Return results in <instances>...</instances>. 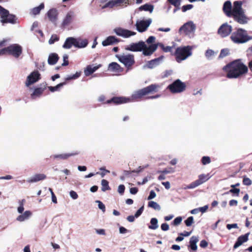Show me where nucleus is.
<instances>
[{"instance_id":"f257e3e1","label":"nucleus","mask_w":252,"mask_h":252,"mask_svg":"<svg viewBox=\"0 0 252 252\" xmlns=\"http://www.w3.org/2000/svg\"><path fill=\"white\" fill-rule=\"evenodd\" d=\"M159 86L157 84H152L142 89L135 91L131 97H114L111 99L108 100L106 103H110L113 102L115 104H123L131 102L134 100L142 97L143 96L149 94L157 92Z\"/></svg>"},{"instance_id":"f03ea898","label":"nucleus","mask_w":252,"mask_h":252,"mask_svg":"<svg viewBox=\"0 0 252 252\" xmlns=\"http://www.w3.org/2000/svg\"><path fill=\"white\" fill-rule=\"evenodd\" d=\"M157 49V45L153 44L149 46L143 41H139L138 43H133L128 45L126 47V50L132 52H139L142 51L144 56H151Z\"/></svg>"},{"instance_id":"7ed1b4c3","label":"nucleus","mask_w":252,"mask_h":252,"mask_svg":"<svg viewBox=\"0 0 252 252\" xmlns=\"http://www.w3.org/2000/svg\"><path fill=\"white\" fill-rule=\"evenodd\" d=\"M192 48V47L190 46L178 47L175 53L177 62L180 63L191 56Z\"/></svg>"},{"instance_id":"20e7f679","label":"nucleus","mask_w":252,"mask_h":252,"mask_svg":"<svg viewBox=\"0 0 252 252\" xmlns=\"http://www.w3.org/2000/svg\"><path fill=\"white\" fill-rule=\"evenodd\" d=\"M118 60L126 67V71L131 69V66L134 64V55L130 54H122L116 56Z\"/></svg>"},{"instance_id":"39448f33","label":"nucleus","mask_w":252,"mask_h":252,"mask_svg":"<svg viewBox=\"0 0 252 252\" xmlns=\"http://www.w3.org/2000/svg\"><path fill=\"white\" fill-rule=\"evenodd\" d=\"M0 14L1 15L0 22L2 24L9 23L14 24L16 23L17 18L15 16L10 14L8 10L1 6H0Z\"/></svg>"},{"instance_id":"423d86ee","label":"nucleus","mask_w":252,"mask_h":252,"mask_svg":"<svg viewBox=\"0 0 252 252\" xmlns=\"http://www.w3.org/2000/svg\"><path fill=\"white\" fill-rule=\"evenodd\" d=\"M223 11L227 16L236 19V1L233 2V7L230 1H225L223 4Z\"/></svg>"},{"instance_id":"0eeeda50","label":"nucleus","mask_w":252,"mask_h":252,"mask_svg":"<svg viewBox=\"0 0 252 252\" xmlns=\"http://www.w3.org/2000/svg\"><path fill=\"white\" fill-rule=\"evenodd\" d=\"M186 84L180 79H177L168 86V89L172 93H180L186 89Z\"/></svg>"},{"instance_id":"6e6552de","label":"nucleus","mask_w":252,"mask_h":252,"mask_svg":"<svg viewBox=\"0 0 252 252\" xmlns=\"http://www.w3.org/2000/svg\"><path fill=\"white\" fill-rule=\"evenodd\" d=\"M195 25L192 21L186 23L182 26L179 31L188 35L189 37H192L194 36L195 31Z\"/></svg>"},{"instance_id":"1a4fd4ad","label":"nucleus","mask_w":252,"mask_h":252,"mask_svg":"<svg viewBox=\"0 0 252 252\" xmlns=\"http://www.w3.org/2000/svg\"><path fill=\"white\" fill-rule=\"evenodd\" d=\"M152 22V20L149 18L146 20L138 19L137 20L135 27L137 31L139 32H145L150 26Z\"/></svg>"},{"instance_id":"9d476101","label":"nucleus","mask_w":252,"mask_h":252,"mask_svg":"<svg viewBox=\"0 0 252 252\" xmlns=\"http://www.w3.org/2000/svg\"><path fill=\"white\" fill-rule=\"evenodd\" d=\"M223 70L227 72V77L228 78H236V60L224 66Z\"/></svg>"},{"instance_id":"9b49d317","label":"nucleus","mask_w":252,"mask_h":252,"mask_svg":"<svg viewBox=\"0 0 252 252\" xmlns=\"http://www.w3.org/2000/svg\"><path fill=\"white\" fill-rule=\"evenodd\" d=\"M113 32L118 36L125 38H129L136 34V32H134L120 27L115 28L113 29Z\"/></svg>"},{"instance_id":"f8f14e48","label":"nucleus","mask_w":252,"mask_h":252,"mask_svg":"<svg viewBox=\"0 0 252 252\" xmlns=\"http://www.w3.org/2000/svg\"><path fill=\"white\" fill-rule=\"evenodd\" d=\"M252 38L248 35L247 32L242 29H237V43H244Z\"/></svg>"},{"instance_id":"ddd939ff","label":"nucleus","mask_w":252,"mask_h":252,"mask_svg":"<svg viewBox=\"0 0 252 252\" xmlns=\"http://www.w3.org/2000/svg\"><path fill=\"white\" fill-rule=\"evenodd\" d=\"M8 54L12 55L15 58H18L22 54V47L18 44H14L7 47Z\"/></svg>"},{"instance_id":"4468645a","label":"nucleus","mask_w":252,"mask_h":252,"mask_svg":"<svg viewBox=\"0 0 252 252\" xmlns=\"http://www.w3.org/2000/svg\"><path fill=\"white\" fill-rule=\"evenodd\" d=\"M40 74L37 71H34L32 72L27 77L26 85L27 87L36 82L40 79Z\"/></svg>"},{"instance_id":"2eb2a0df","label":"nucleus","mask_w":252,"mask_h":252,"mask_svg":"<svg viewBox=\"0 0 252 252\" xmlns=\"http://www.w3.org/2000/svg\"><path fill=\"white\" fill-rule=\"evenodd\" d=\"M232 31V27L228 25L227 23L222 24L218 30L219 34L222 37L228 36Z\"/></svg>"},{"instance_id":"dca6fc26","label":"nucleus","mask_w":252,"mask_h":252,"mask_svg":"<svg viewBox=\"0 0 252 252\" xmlns=\"http://www.w3.org/2000/svg\"><path fill=\"white\" fill-rule=\"evenodd\" d=\"M58 11L56 8L50 9L47 13V16L52 23L56 24L58 21Z\"/></svg>"},{"instance_id":"f3484780","label":"nucleus","mask_w":252,"mask_h":252,"mask_svg":"<svg viewBox=\"0 0 252 252\" xmlns=\"http://www.w3.org/2000/svg\"><path fill=\"white\" fill-rule=\"evenodd\" d=\"M249 20V18L245 14L244 9L238 10V14L237 13V23L242 25L246 24Z\"/></svg>"},{"instance_id":"a211bd4d","label":"nucleus","mask_w":252,"mask_h":252,"mask_svg":"<svg viewBox=\"0 0 252 252\" xmlns=\"http://www.w3.org/2000/svg\"><path fill=\"white\" fill-rule=\"evenodd\" d=\"M74 12L72 11H68L62 22V26L65 27L70 24L74 18Z\"/></svg>"},{"instance_id":"6ab92c4d","label":"nucleus","mask_w":252,"mask_h":252,"mask_svg":"<svg viewBox=\"0 0 252 252\" xmlns=\"http://www.w3.org/2000/svg\"><path fill=\"white\" fill-rule=\"evenodd\" d=\"M248 71V67L241 63V60L237 59V78L241 75L247 73Z\"/></svg>"},{"instance_id":"aec40b11","label":"nucleus","mask_w":252,"mask_h":252,"mask_svg":"<svg viewBox=\"0 0 252 252\" xmlns=\"http://www.w3.org/2000/svg\"><path fill=\"white\" fill-rule=\"evenodd\" d=\"M46 176L44 174H35L28 179L27 182L29 183H36L40 181L44 180L46 179Z\"/></svg>"},{"instance_id":"412c9836","label":"nucleus","mask_w":252,"mask_h":252,"mask_svg":"<svg viewBox=\"0 0 252 252\" xmlns=\"http://www.w3.org/2000/svg\"><path fill=\"white\" fill-rule=\"evenodd\" d=\"M163 56H161L158 58L148 61L147 64L143 66V68L147 67L151 69L155 67L159 64L160 62L163 60Z\"/></svg>"},{"instance_id":"4be33fe9","label":"nucleus","mask_w":252,"mask_h":252,"mask_svg":"<svg viewBox=\"0 0 252 252\" xmlns=\"http://www.w3.org/2000/svg\"><path fill=\"white\" fill-rule=\"evenodd\" d=\"M32 216V213L30 211H26L23 213L20 214L16 218V220L19 222H23L29 220Z\"/></svg>"},{"instance_id":"5701e85b","label":"nucleus","mask_w":252,"mask_h":252,"mask_svg":"<svg viewBox=\"0 0 252 252\" xmlns=\"http://www.w3.org/2000/svg\"><path fill=\"white\" fill-rule=\"evenodd\" d=\"M108 70L115 73H119L123 71V68L115 62H113L109 64Z\"/></svg>"},{"instance_id":"b1692460","label":"nucleus","mask_w":252,"mask_h":252,"mask_svg":"<svg viewBox=\"0 0 252 252\" xmlns=\"http://www.w3.org/2000/svg\"><path fill=\"white\" fill-rule=\"evenodd\" d=\"M88 44L87 39H82L81 38H74V46L78 48L86 47Z\"/></svg>"},{"instance_id":"393cba45","label":"nucleus","mask_w":252,"mask_h":252,"mask_svg":"<svg viewBox=\"0 0 252 252\" xmlns=\"http://www.w3.org/2000/svg\"><path fill=\"white\" fill-rule=\"evenodd\" d=\"M119 40L114 36H109L106 38V39L102 42V45L103 46H106L112 45L115 43H118Z\"/></svg>"},{"instance_id":"a878e982","label":"nucleus","mask_w":252,"mask_h":252,"mask_svg":"<svg viewBox=\"0 0 252 252\" xmlns=\"http://www.w3.org/2000/svg\"><path fill=\"white\" fill-rule=\"evenodd\" d=\"M100 65H98L97 66H94L93 65H88L85 69L84 70V74L86 76H88L95 72L97 69H98Z\"/></svg>"},{"instance_id":"bb28decb","label":"nucleus","mask_w":252,"mask_h":252,"mask_svg":"<svg viewBox=\"0 0 252 252\" xmlns=\"http://www.w3.org/2000/svg\"><path fill=\"white\" fill-rule=\"evenodd\" d=\"M126 0H115L109 1L102 7V9L107 7L112 8L114 6H117L121 3L125 2Z\"/></svg>"},{"instance_id":"cd10ccee","label":"nucleus","mask_w":252,"mask_h":252,"mask_svg":"<svg viewBox=\"0 0 252 252\" xmlns=\"http://www.w3.org/2000/svg\"><path fill=\"white\" fill-rule=\"evenodd\" d=\"M73 45L74 46V38L70 37L65 39L63 47L64 49H70Z\"/></svg>"},{"instance_id":"c85d7f7f","label":"nucleus","mask_w":252,"mask_h":252,"mask_svg":"<svg viewBox=\"0 0 252 252\" xmlns=\"http://www.w3.org/2000/svg\"><path fill=\"white\" fill-rule=\"evenodd\" d=\"M59 60V57L56 53H52L49 55L48 63L50 65L55 64Z\"/></svg>"},{"instance_id":"c756f323","label":"nucleus","mask_w":252,"mask_h":252,"mask_svg":"<svg viewBox=\"0 0 252 252\" xmlns=\"http://www.w3.org/2000/svg\"><path fill=\"white\" fill-rule=\"evenodd\" d=\"M250 233L248 232L245 235L239 236L237 239V247L241 246L243 243L248 240V237Z\"/></svg>"},{"instance_id":"7c9ffc66","label":"nucleus","mask_w":252,"mask_h":252,"mask_svg":"<svg viewBox=\"0 0 252 252\" xmlns=\"http://www.w3.org/2000/svg\"><path fill=\"white\" fill-rule=\"evenodd\" d=\"M43 91L44 89L41 88L35 89L33 93L31 94V98L32 99H35L37 97H39L43 92Z\"/></svg>"},{"instance_id":"2f4dec72","label":"nucleus","mask_w":252,"mask_h":252,"mask_svg":"<svg viewBox=\"0 0 252 252\" xmlns=\"http://www.w3.org/2000/svg\"><path fill=\"white\" fill-rule=\"evenodd\" d=\"M154 7L153 5L149 4L148 3H146L145 4H144L142 6H141L139 8V10L140 11H149L151 13L153 12L154 10Z\"/></svg>"},{"instance_id":"473e14b6","label":"nucleus","mask_w":252,"mask_h":252,"mask_svg":"<svg viewBox=\"0 0 252 252\" xmlns=\"http://www.w3.org/2000/svg\"><path fill=\"white\" fill-rule=\"evenodd\" d=\"M44 7V3H41L38 6L32 8L31 10V13L34 15L38 14L40 13L41 10L43 9Z\"/></svg>"},{"instance_id":"72a5a7b5","label":"nucleus","mask_w":252,"mask_h":252,"mask_svg":"<svg viewBox=\"0 0 252 252\" xmlns=\"http://www.w3.org/2000/svg\"><path fill=\"white\" fill-rule=\"evenodd\" d=\"M151 225L148 226L149 229H156L158 228V220L156 218H152L150 220Z\"/></svg>"},{"instance_id":"f704fd0d","label":"nucleus","mask_w":252,"mask_h":252,"mask_svg":"<svg viewBox=\"0 0 252 252\" xmlns=\"http://www.w3.org/2000/svg\"><path fill=\"white\" fill-rule=\"evenodd\" d=\"M73 155H74V154H63L53 155L52 156V158H60L65 159L68 158V157Z\"/></svg>"},{"instance_id":"c9c22d12","label":"nucleus","mask_w":252,"mask_h":252,"mask_svg":"<svg viewBox=\"0 0 252 252\" xmlns=\"http://www.w3.org/2000/svg\"><path fill=\"white\" fill-rule=\"evenodd\" d=\"M215 52L213 50L208 49L205 52V56L207 60H211L215 56Z\"/></svg>"},{"instance_id":"e433bc0d","label":"nucleus","mask_w":252,"mask_h":252,"mask_svg":"<svg viewBox=\"0 0 252 252\" xmlns=\"http://www.w3.org/2000/svg\"><path fill=\"white\" fill-rule=\"evenodd\" d=\"M148 206L149 207L153 208L156 210L159 211L161 209L160 205L156 202L153 201L149 202Z\"/></svg>"},{"instance_id":"4c0bfd02","label":"nucleus","mask_w":252,"mask_h":252,"mask_svg":"<svg viewBox=\"0 0 252 252\" xmlns=\"http://www.w3.org/2000/svg\"><path fill=\"white\" fill-rule=\"evenodd\" d=\"M65 84V82H63L59 84L58 85L55 87L49 86L48 87V89L52 92L58 91L60 89V88L62 87L63 85H64Z\"/></svg>"},{"instance_id":"58836bf2","label":"nucleus","mask_w":252,"mask_h":252,"mask_svg":"<svg viewBox=\"0 0 252 252\" xmlns=\"http://www.w3.org/2000/svg\"><path fill=\"white\" fill-rule=\"evenodd\" d=\"M101 186H102V188H101L102 191H105L107 190L110 189V188L108 185V182L107 180H106L105 179H103L101 181Z\"/></svg>"},{"instance_id":"ea45409f","label":"nucleus","mask_w":252,"mask_h":252,"mask_svg":"<svg viewBox=\"0 0 252 252\" xmlns=\"http://www.w3.org/2000/svg\"><path fill=\"white\" fill-rule=\"evenodd\" d=\"M210 178L209 175L201 174L199 176V179L197 180L200 183V185L208 180Z\"/></svg>"},{"instance_id":"a19ab883","label":"nucleus","mask_w":252,"mask_h":252,"mask_svg":"<svg viewBox=\"0 0 252 252\" xmlns=\"http://www.w3.org/2000/svg\"><path fill=\"white\" fill-rule=\"evenodd\" d=\"M157 45V47L159 46L165 52H168L171 51L172 47L171 46H164L162 43H158V44H156Z\"/></svg>"},{"instance_id":"79ce46f5","label":"nucleus","mask_w":252,"mask_h":252,"mask_svg":"<svg viewBox=\"0 0 252 252\" xmlns=\"http://www.w3.org/2000/svg\"><path fill=\"white\" fill-rule=\"evenodd\" d=\"M200 185V183L197 180H196L195 181L191 183L190 184L188 185L186 188H185V189H194L198 186Z\"/></svg>"},{"instance_id":"37998d69","label":"nucleus","mask_w":252,"mask_h":252,"mask_svg":"<svg viewBox=\"0 0 252 252\" xmlns=\"http://www.w3.org/2000/svg\"><path fill=\"white\" fill-rule=\"evenodd\" d=\"M229 54V51L228 49H223L221 50L219 55V58H223Z\"/></svg>"},{"instance_id":"c03bdc74","label":"nucleus","mask_w":252,"mask_h":252,"mask_svg":"<svg viewBox=\"0 0 252 252\" xmlns=\"http://www.w3.org/2000/svg\"><path fill=\"white\" fill-rule=\"evenodd\" d=\"M59 39V38L58 36L56 34H53L51 36V38L49 40V44H52L54 43L55 42L58 41Z\"/></svg>"},{"instance_id":"a18cd8bd","label":"nucleus","mask_w":252,"mask_h":252,"mask_svg":"<svg viewBox=\"0 0 252 252\" xmlns=\"http://www.w3.org/2000/svg\"><path fill=\"white\" fill-rule=\"evenodd\" d=\"M194 222V218L192 216L189 217L185 221V223L187 226H191Z\"/></svg>"},{"instance_id":"49530a36","label":"nucleus","mask_w":252,"mask_h":252,"mask_svg":"<svg viewBox=\"0 0 252 252\" xmlns=\"http://www.w3.org/2000/svg\"><path fill=\"white\" fill-rule=\"evenodd\" d=\"M168 1L175 7H178L180 9V5L181 4V0H168Z\"/></svg>"},{"instance_id":"de8ad7c7","label":"nucleus","mask_w":252,"mask_h":252,"mask_svg":"<svg viewBox=\"0 0 252 252\" xmlns=\"http://www.w3.org/2000/svg\"><path fill=\"white\" fill-rule=\"evenodd\" d=\"M96 203L98 204V207L103 213L105 211V206L103 203L100 201L97 200Z\"/></svg>"},{"instance_id":"09e8293b","label":"nucleus","mask_w":252,"mask_h":252,"mask_svg":"<svg viewBox=\"0 0 252 252\" xmlns=\"http://www.w3.org/2000/svg\"><path fill=\"white\" fill-rule=\"evenodd\" d=\"M158 172L161 173L164 175V174H169L170 173H173V172H174V170H173V169L172 168H170L169 169H165L162 171H158Z\"/></svg>"},{"instance_id":"8fccbe9b","label":"nucleus","mask_w":252,"mask_h":252,"mask_svg":"<svg viewBox=\"0 0 252 252\" xmlns=\"http://www.w3.org/2000/svg\"><path fill=\"white\" fill-rule=\"evenodd\" d=\"M182 220V218L181 217H177L174 219L173 221V224L174 225H178L181 223Z\"/></svg>"},{"instance_id":"3c124183","label":"nucleus","mask_w":252,"mask_h":252,"mask_svg":"<svg viewBox=\"0 0 252 252\" xmlns=\"http://www.w3.org/2000/svg\"><path fill=\"white\" fill-rule=\"evenodd\" d=\"M24 201V200H23L20 203L19 206L17 208V212L19 214H22L23 213L24 211V207L23 204V202Z\"/></svg>"},{"instance_id":"603ef678","label":"nucleus","mask_w":252,"mask_h":252,"mask_svg":"<svg viewBox=\"0 0 252 252\" xmlns=\"http://www.w3.org/2000/svg\"><path fill=\"white\" fill-rule=\"evenodd\" d=\"M210 162V158L209 157H203L202 158V162L204 165L208 164Z\"/></svg>"},{"instance_id":"864d4df0","label":"nucleus","mask_w":252,"mask_h":252,"mask_svg":"<svg viewBox=\"0 0 252 252\" xmlns=\"http://www.w3.org/2000/svg\"><path fill=\"white\" fill-rule=\"evenodd\" d=\"M68 56L66 54H64L63 56V63H62L63 66H66L68 64Z\"/></svg>"},{"instance_id":"5fc2aeb1","label":"nucleus","mask_w":252,"mask_h":252,"mask_svg":"<svg viewBox=\"0 0 252 252\" xmlns=\"http://www.w3.org/2000/svg\"><path fill=\"white\" fill-rule=\"evenodd\" d=\"M243 183L245 185L250 186L252 184L251 180L247 177H244L243 180Z\"/></svg>"},{"instance_id":"6e6d98bb","label":"nucleus","mask_w":252,"mask_h":252,"mask_svg":"<svg viewBox=\"0 0 252 252\" xmlns=\"http://www.w3.org/2000/svg\"><path fill=\"white\" fill-rule=\"evenodd\" d=\"M193 7V5L192 4H188L186 5H184L182 8V11L185 12L188 10L191 9Z\"/></svg>"},{"instance_id":"4d7b16f0","label":"nucleus","mask_w":252,"mask_h":252,"mask_svg":"<svg viewBox=\"0 0 252 252\" xmlns=\"http://www.w3.org/2000/svg\"><path fill=\"white\" fill-rule=\"evenodd\" d=\"M125 190V187L123 185H120L118 187V192L121 194H123L124 193Z\"/></svg>"},{"instance_id":"13d9d810","label":"nucleus","mask_w":252,"mask_h":252,"mask_svg":"<svg viewBox=\"0 0 252 252\" xmlns=\"http://www.w3.org/2000/svg\"><path fill=\"white\" fill-rule=\"evenodd\" d=\"M143 210H144V206H142L141 208H140L139 209H138L137 211V212L135 214L134 216L135 217V218H137L139 217L142 213Z\"/></svg>"},{"instance_id":"bf43d9fd","label":"nucleus","mask_w":252,"mask_h":252,"mask_svg":"<svg viewBox=\"0 0 252 252\" xmlns=\"http://www.w3.org/2000/svg\"><path fill=\"white\" fill-rule=\"evenodd\" d=\"M199 239L198 237L193 236L190 238L189 243L197 244L198 242Z\"/></svg>"},{"instance_id":"052dcab7","label":"nucleus","mask_w":252,"mask_h":252,"mask_svg":"<svg viewBox=\"0 0 252 252\" xmlns=\"http://www.w3.org/2000/svg\"><path fill=\"white\" fill-rule=\"evenodd\" d=\"M69 195H70V196L73 199H76L78 196V194H77V193L73 191V190H71L69 192Z\"/></svg>"},{"instance_id":"680f3d73","label":"nucleus","mask_w":252,"mask_h":252,"mask_svg":"<svg viewBox=\"0 0 252 252\" xmlns=\"http://www.w3.org/2000/svg\"><path fill=\"white\" fill-rule=\"evenodd\" d=\"M161 229L163 231H167L169 229V225L166 223H163L161 225Z\"/></svg>"},{"instance_id":"e2e57ef3","label":"nucleus","mask_w":252,"mask_h":252,"mask_svg":"<svg viewBox=\"0 0 252 252\" xmlns=\"http://www.w3.org/2000/svg\"><path fill=\"white\" fill-rule=\"evenodd\" d=\"M95 232L98 234L101 235H105V230L104 229H95Z\"/></svg>"},{"instance_id":"0e129e2a","label":"nucleus","mask_w":252,"mask_h":252,"mask_svg":"<svg viewBox=\"0 0 252 252\" xmlns=\"http://www.w3.org/2000/svg\"><path fill=\"white\" fill-rule=\"evenodd\" d=\"M156 196V193L154 190H151L150 192V195L148 197V200H151Z\"/></svg>"},{"instance_id":"69168bd1","label":"nucleus","mask_w":252,"mask_h":252,"mask_svg":"<svg viewBox=\"0 0 252 252\" xmlns=\"http://www.w3.org/2000/svg\"><path fill=\"white\" fill-rule=\"evenodd\" d=\"M208 208V205H205L203 207L198 208V209L199 210V212H201L202 213H204L207 211Z\"/></svg>"},{"instance_id":"338daca9","label":"nucleus","mask_w":252,"mask_h":252,"mask_svg":"<svg viewBox=\"0 0 252 252\" xmlns=\"http://www.w3.org/2000/svg\"><path fill=\"white\" fill-rule=\"evenodd\" d=\"M156 38L155 36H151L146 40V42L148 44L152 43L155 41Z\"/></svg>"},{"instance_id":"774afa93","label":"nucleus","mask_w":252,"mask_h":252,"mask_svg":"<svg viewBox=\"0 0 252 252\" xmlns=\"http://www.w3.org/2000/svg\"><path fill=\"white\" fill-rule=\"evenodd\" d=\"M207 246H208V243L206 241H205V240L201 241L200 243V246L201 248H205L207 247Z\"/></svg>"}]
</instances>
